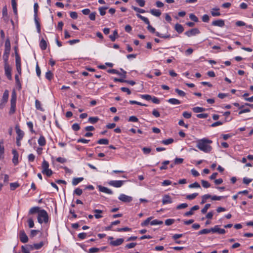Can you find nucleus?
Returning a JSON list of instances; mask_svg holds the SVG:
<instances>
[{"label": "nucleus", "mask_w": 253, "mask_h": 253, "mask_svg": "<svg viewBox=\"0 0 253 253\" xmlns=\"http://www.w3.org/2000/svg\"><path fill=\"white\" fill-rule=\"evenodd\" d=\"M211 197V196L209 194H205L203 195L202 197V201L201 202V204L205 203L207 200L210 198Z\"/></svg>", "instance_id": "45"}, {"label": "nucleus", "mask_w": 253, "mask_h": 253, "mask_svg": "<svg viewBox=\"0 0 253 253\" xmlns=\"http://www.w3.org/2000/svg\"><path fill=\"white\" fill-rule=\"evenodd\" d=\"M9 97V92L7 90H5L3 94L2 98L1 99V101L7 102V100Z\"/></svg>", "instance_id": "26"}, {"label": "nucleus", "mask_w": 253, "mask_h": 253, "mask_svg": "<svg viewBox=\"0 0 253 253\" xmlns=\"http://www.w3.org/2000/svg\"><path fill=\"white\" fill-rule=\"evenodd\" d=\"M9 55V53H3V59L4 61V65L9 64L8 62Z\"/></svg>", "instance_id": "34"}, {"label": "nucleus", "mask_w": 253, "mask_h": 253, "mask_svg": "<svg viewBox=\"0 0 253 253\" xmlns=\"http://www.w3.org/2000/svg\"><path fill=\"white\" fill-rule=\"evenodd\" d=\"M41 210L38 207H34L30 209L29 211V214H34L35 213H38L39 214V212Z\"/></svg>", "instance_id": "21"}, {"label": "nucleus", "mask_w": 253, "mask_h": 253, "mask_svg": "<svg viewBox=\"0 0 253 253\" xmlns=\"http://www.w3.org/2000/svg\"><path fill=\"white\" fill-rule=\"evenodd\" d=\"M219 8H213L211 11V14L213 16H219L220 15V13L218 11Z\"/></svg>", "instance_id": "31"}, {"label": "nucleus", "mask_w": 253, "mask_h": 253, "mask_svg": "<svg viewBox=\"0 0 253 253\" xmlns=\"http://www.w3.org/2000/svg\"><path fill=\"white\" fill-rule=\"evenodd\" d=\"M11 46L10 42L8 39H7L5 42L4 53L10 54Z\"/></svg>", "instance_id": "15"}, {"label": "nucleus", "mask_w": 253, "mask_h": 253, "mask_svg": "<svg viewBox=\"0 0 253 253\" xmlns=\"http://www.w3.org/2000/svg\"><path fill=\"white\" fill-rule=\"evenodd\" d=\"M56 161L61 164H64L67 162V160L62 157H58L56 159Z\"/></svg>", "instance_id": "60"}, {"label": "nucleus", "mask_w": 253, "mask_h": 253, "mask_svg": "<svg viewBox=\"0 0 253 253\" xmlns=\"http://www.w3.org/2000/svg\"><path fill=\"white\" fill-rule=\"evenodd\" d=\"M98 120L99 118L97 117H91L88 118V122L92 124L96 123Z\"/></svg>", "instance_id": "35"}, {"label": "nucleus", "mask_w": 253, "mask_h": 253, "mask_svg": "<svg viewBox=\"0 0 253 253\" xmlns=\"http://www.w3.org/2000/svg\"><path fill=\"white\" fill-rule=\"evenodd\" d=\"M16 95L15 92H13L10 100V104H16Z\"/></svg>", "instance_id": "39"}, {"label": "nucleus", "mask_w": 253, "mask_h": 253, "mask_svg": "<svg viewBox=\"0 0 253 253\" xmlns=\"http://www.w3.org/2000/svg\"><path fill=\"white\" fill-rule=\"evenodd\" d=\"M19 184L18 182H13L10 183V189L14 190L15 189L19 187Z\"/></svg>", "instance_id": "43"}, {"label": "nucleus", "mask_w": 253, "mask_h": 253, "mask_svg": "<svg viewBox=\"0 0 253 253\" xmlns=\"http://www.w3.org/2000/svg\"><path fill=\"white\" fill-rule=\"evenodd\" d=\"M53 74L52 72L50 71H48L45 74V78L49 80H51Z\"/></svg>", "instance_id": "56"}, {"label": "nucleus", "mask_w": 253, "mask_h": 253, "mask_svg": "<svg viewBox=\"0 0 253 253\" xmlns=\"http://www.w3.org/2000/svg\"><path fill=\"white\" fill-rule=\"evenodd\" d=\"M43 174H45L47 176H50L52 174V171L51 169H46L45 171H42Z\"/></svg>", "instance_id": "58"}, {"label": "nucleus", "mask_w": 253, "mask_h": 253, "mask_svg": "<svg viewBox=\"0 0 253 253\" xmlns=\"http://www.w3.org/2000/svg\"><path fill=\"white\" fill-rule=\"evenodd\" d=\"M169 164V161H165L162 163V166L160 167V169L161 170L167 169H168L167 165Z\"/></svg>", "instance_id": "37"}, {"label": "nucleus", "mask_w": 253, "mask_h": 253, "mask_svg": "<svg viewBox=\"0 0 253 253\" xmlns=\"http://www.w3.org/2000/svg\"><path fill=\"white\" fill-rule=\"evenodd\" d=\"M200 33L198 28H193L185 32L184 34L188 37L196 36Z\"/></svg>", "instance_id": "5"}, {"label": "nucleus", "mask_w": 253, "mask_h": 253, "mask_svg": "<svg viewBox=\"0 0 253 253\" xmlns=\"http://www.w3.org/2000/svg\"><path fill=\"white\" fill-rule=\"evenodd\" d=\"M49 165L48 162L45 161V160H43L42 165V171H45L46 169H49Z\"/></svg>", "instance_id": "22"}, {"label": "nucleus", "mask_w": 253, "mask_h": 253, "mask_svg": "<svg viewBox=\"0 0 253 253\" xmlns=\"http://www.w3.org/2000/svg\"><path fill=\"white\" fill-rule=\"evenodd\" d=\"M38 143L40 146H44L46 144V140L45 137L42 135H41L39 138L38 140Z\"/></svg>", "instance_id": "18"}, {"label": "nucleus", "mask_w": 253, "mask_h": 253, "mask_svg": "<svg viewBox=\"0 0 253 253\" xmlns=\"http://www.w3.org/2000/svg\"><path fill=\"white\" fill-rule=\"evenodd\" d=\"M210 232H211V229H204L200 231L199 232V234H206L210 233Z\"/></svg>", "instance_id": "48"}, {"label": "nucleus", "mask_w": 253, "mask_h": 253, "mask_svg": "<svg viewBox=\"0 0 253 253\" xmlns=\"http://www.w3.org/2000/svg\"><path fill=\"white\" fill-rule=\"evenodd\" d=\"M147 25H148L147 26L148 30L152 33L156 34V32H155V29L154 27H153L152 26H151L150 23Z\"/></svg>", "instance_id": "64"}, {"label": "nucleus", "mask_w": 253, "mask_h": 253, "mask_svg": "<svg viewBox=\"0 0 253 253\" xmlns=\"http://www.w3.org/2000/svg\"><path fill=\"white\" fill-rule=\"evenodd\" d=\"M163 222L161 220H158L157 219H155L150 222V224L151 225H160L163 224Z\"/></svg>", "instance_id": "44"}, {"label": "nucleus", "mask_w": 253, "mask_h": 253, "mask_svg": "<svg viewBox=\"0 0 253 253\" xmlns=\"http://www.w3.org/2000/svg\"><path fill=\"white\" fill-rule=\"evenodd\" d=\"M174 222V219H167L165 221V224L166 225L169 226L172 224Z\"/></svg>", "instance_id": "61"}, {"label": "nucleus", "mask_w": 253, "mask_h": 253, "mask_svg": "<svg viewBox=\"0 0 253 253\" xmlns=\"http://www.w3.org/2000/svg\"><path fill=\"white\" fill-rule=\"evenodd\" d=\"M174 28L178 33H181L184 31L183 26L178 23L175 24Z\"/></svg>", "instance_id": "25"}, {"label": "nucleus", "mask_w": 253, "mask_h": 253, "mask_svg": "<svg viewBox=\"0 0 253 253\" xmlns=\"http://www.w3.org/2000/svg\"><path fill=\"white\" fill-rule=\"evenodd\" d=\"M94 212L95 213L94 216L96 219L101 218L102 216L100 213H102V211L100 210H95Z\"/></svg>", "instance_id": "33"}, {"label": "nucleus", "mask_w": 253, "mask_h": 253, "mask_svg": "<svg viewBox=\"0 0 253 253\" xmlns=\"http://www.w3.org/2000/svg\"><path fill=\"white\" fill-rule=\"evenodd\" d=\"M19 239L23 243H26L28 241V238L23 230H20L19 234Z\"/></svg>", "instance_id": "7"}, {"label": "nucleus", "mask_w": 253, "mask_h": 253, "mask_svg": "<svg viewBox=\"0 0 253 253\" xmlns=\"http://www.w3.org/2000/svg\"><path fill=\"white\" fill-rule=\"evenodd\" d=\"M12 153V154L13 155V157L12 158V162L15 166H16L17 165H18V164L19 163V162H18V157H19L18 153L16 150H13Z\"/></svg>", "instance_id": "10"}, {"label": "nucleus", "mask_w": 253, "mask_h": 253, "mask_svg": "<svg viewBox=\"0 0 253 253\" xmlns=\"http://www.w3.org/2000/svg\"><path fill=\"white\" fill-rule=\"evenodd\" d=\"M150 12L151 14L157 17H159L161 14L160 10L157 9H151Z\"/></svg>", "instance_id": "23"}, {"label": "nucleus", "mask_w": 253, "mask_h": 253, "mask_svg": "<svg viewBox=\"0 0 253 253\" xmlns=\"http://www.w3.org/2000/svg\"><path fill=\"white\" fill-rule=\"evenodd\" d=\"M99 144L107 145L109 143V140L106 138L100 139L97 141Z\"/></svg>", "instance_id": "38"}, {"label": "nucleus", "mask_w": 253, "mask_h": 253, "mask_svg": "<svg viewBox=\"0 0 253 253\" xmlns=\"http://www.w3.org/2000/svg\"><path fill=\"white\" fill-rule=\"evenodd\" d=\"M187 207H188L187 204L182 203V204L177 205L176 209L177 210H180V209H185V208H187Z\"/></svg>", "instance_id": "52"}, {"label": "nucleus", "mask_w": 253, "mask_h": 253, "mask_svg": "<svg viewBox=\"0 0 253 253\" xmlns=\"http://www.w3.org/2000/svg\"><path fill=\"white\" fill-rule=\"evenodd\" d=\"M189 18L191 20L195 22H197L198 21V18L193 13H191L189 15Z\"/></svg>", "instance_id": "62"}, {"label": "nucleus", "mask_w": 253, "mask_h": 253, "mask_svg": "<svg viewBox=\"0 0 253 253\" xmlns=\"http://www.w3.org/2000/svg\"><path fill=\"white\" fill-rule=\"evenodd\" d=\"M83 179V177L74 178L72 180V184L73 185H77L80 182H82Z\"/></svg>", "instance_id": "27"}, {"label": "nucleus", "mask_w": 253, "mask_h": 253, "mask_svg": "<svg viewBox=\"0 0 253 253\" xmlns=\"http://www.w3.org/2000/svg\"><path fill=\"white\" fill-rule=\"evenodd\" d=\"M43 174H45L47 176H50L52 174V171L51 169H46L45 171H42Z\"/></svg>", "instance_id": "59"}, {"label": "nucleus", "mask_w": 253, "mask_h": 253, "mask_svg": "<svg viewBox=\"0 0 253 253\" xmlns=\"http://www.w3.org/2000/svg\"><path fill=\"white\" fill-rule=\"evenodd\" d=\"M34 20H35L36 26L37 28V32L38 33L40 34L41 33V26H40V22L38 20V17H37V15H34Z\"/></svg>", "instance_id": "19"}, {"label": "nucleus", "mask_w": 253, "mask_h": 253, "mask_svg": "<svg viewBox=\"0 0 253 253\" xmlns=\"http://www.w3.org/2000/svg\"><path fill=\"white\" fill-rule=\"evenodd\" d=\"M200 185L197 182H195L194 183L191 184L188 186L189 188H200Z\"/></svg>", "instance_id": "54"}, {"label": "nucleus", "mask_w": 253, "mask_h": 253, "mask_svg": "<svg viewBox=\"0 0 253 253\" xmlns=\"http://www.w3.org/2000/svg\"><path fill=\"white\" fill-rule=\"evenodd\" d=\"M43 242H41L39 243H36V244H34L33 245H32V247H33V250H39L41 248H42V246H43Z\"/></svg>", "instance_id": "20"}, {"label": "nucleus", "mask_w": 253, "mask_h": 253, "mask_svg": "<svg viewBox=\"0 0 253 253\" xmlns=\"http://www.w3.org/2000/svg\"><path fill=\"white\" fill-rule=\"evenodd\" d=\"M16 132L17 134L16 139L21 140L24 135V132L21 130L18 127H16Z\"/></svg>", "instance_id": "14"}, {"label": "nucleus", "mask_w": 253, "mask_h": 253, "mask_svg": "<svg viewBox=\"0 0 253 253\" xmlns=\"http://www.w3.org/2000/svg\"><path fill=\"white\" fill-rule=\"evenodd\" d=\"M156 35L157 36H158V37H159L160 38H162L167 39V38H170V35H163L162 34L159 33L158 32H157L156 33Z\"/></svg>", "instance_id": "55"}, {"label": "nucleus", "mask_w": 253, "mask_h": 253, "mask_svg": "<svg viewBox=\"0 0 253 253\" xmlns=\"http://www.w3.org/2000/svg\"><path fill=\"white\" fill-rule=\"evenodd\" d=\"M40 46L42 50H45L47 47L46 41L44 39H42L40 43Z\"/></svg>", "instance_id": "28"}, {"label": "nucleus", "mask_w": 253, "mask_h": 253, "mask_svg": "<svg viewBox=\"0 0 253 253\" xmlns=\"http://www.w3.org/2000/svg\"><path fill=\"white\" fill-rule=\"evenodd\" d=\"M212 143V141L207 138H203L197 141L196 147L201 151L205 153H210L212 148L210 145Z\"/></svg>", "instance_id": "1"}, {"label": "nucleus", "mask_w": 253, "mask_h": 253, "mask_svg": "<svg viewBox=\"0 0 253 253\" xmlns=\"http://www.w3.org/2000/svg\"><path fill=\"white\" fill-rule=\"evenodd\" d=\"M136 16L137 17H138L141 20L143 21L146 24L148 25L150 23L149 20L147 18L142 16L139 14H136Z\"/></svg>", "instance_id": "29"}, {"label": "nucleus", "mask_w": 253, "mask_h": 253, "mask_svg": "<svg viewBox=\"0 0 253 253\" xmlns=\"http://www.w3.org/2000/svg\"><path fill=\"white\" fill-rule=\"evenodd\" d=\"M205 108L200 107H195L192 108V110L195 113H200L205 111Z\"/></svg>", "instance_id": "32"}, {"label": "nucleus", "mask_w": 253, "mask_h": 253, "mask_svg": "<svg viewBox=\"0 0 253 253\" xmlns=\"http://www.w3.org/2000/svg\"><path fill=\"white\" fill-rule=\"evenodd\" d=\"M211 204H207L205 205L204 208H203L201 210V212L202 213L204 214L207 212L208 210L210 208Z\"/></svg>", "instance_id": "49"}, {"label": "nucleus", "mask_w": 253, "mask_h": 253, "mask_svg": "<svg viewBox=\"0 0 253 253\" xmlns=\"http://www.w3.org/2000/svg\"><path fill=\"white\" fill-rule=\"evenodd\" d=\"M108 8L107 7H100L98 8L99 13L101 15L103 16L106 14V10Z\"/></svg>", "instance_id": "40"}, {"label": "nucleus", "mask_w": 253, "mask_h": 253, "mask_svg": "<svg viewBox=\"0 0 253 253\" xmlns=\"http://www.w3.org/2000/svg\"><path fill=\"white\" fill-rule=\"evenodd\" d=\"M4 69L5 76L9 80H11V68L10 65L9 64L4 65Z\"/></svg>", "instance_id": "6"}, {"label": "nucleus", "mask_w": 253, "mask_h": 253, "mask_svg": "<svg viewBox=\"0 0 253 253\" xmlns=\"http://www.w3.org/2000/svg\"><path fill=\"white\" fill-rule=\"evenodd\" d=\"M163 205L171 204L172 203V198L168 194H165L163 196L162 198Z\"/></svg>", "instance_id": "9"}, {"label": "nucleus", "mask_w": 253, "mask_h": 253, "mask_svg": "<svg viewBox=\"0 0 253 253\" xmlns=\"http://www.w3.org/2000/svg\"><path fill=\"white\" fill-rule=\"evenodd\" d=\"M198 195V193H194L191 194L187 195L186 198L187 199L191 200L195 199Z\"/></svg>", "instance_id": "42"}, {"label": "nucleus", "mask_w": 253, "mask_h": 253, "mask_svg": "<svg viewBox=\"0 0 253 253\" xmlns=\"http://www.w3.org/2000/svg\"><path fill=\"white\" fill-rule=\"evenodd\" d=\"M11 4L14 14L15 15H17V4L16 0H11Z\"/></svg>", "instance_id": "30"}, {"label": "nucleus", "mask_w": 253, "mask_h": 253, "mask_svg": "<svg viewBox=\"0 0 253 253\" xmlns=\"http://www.w3.org/2000/svg\"><path fill=\"white\" fill-rule=\"evenodd\" d=\"M175 91L177 93V94L179 96L183 97V96H184L186 94L185 92H184L183 91L180 90L178 88L175 89Z\"/></svg>", "instance_id": "51"}, {"label": "nucleus", "mask_w": 253, "mask_h": 253, "mask_svg": "<svg viewBox=\"0 0 253 253\" xmlns=\"http://www.w3.org/2000/svg\"><path fill=\"white\" fill-rule=\"evenodd\" d=\"M152 219V217H150L147 218L145 220H144L143 222H142L141 223V225L142 226H147L149 223H150L151 220Z\"/></svg>", "instance_id": "41"}, {"label": "nucleus", "mask_w": 253, "mask_h": 253, "mask_svg": "<svg viewBox=\"0 0 253 253\" xmlns=\"http://www.w3.org/2000/svg\"><path fill=\"white\" fill-rule=\"evenodd\" d=\"M118 199L123 202L129 203L132 201V197L127 196L124 194H121L118 197Z\"/></svg>", "instance_id": "3"}, {"label": "nucleus", "mask_w": 253, "mask_h": 253, "mask_svg": "<svg viewBox=\"0 0 253 253\" xmlns=\"http://www.w3.org/2000/svg\"><path fill=\"white\" fill-rule=\"evenodd\" d=\"M3 144V140H1L0 141V159H2L4 158V148Z\"/></svg>", "instance_id": "17"}, {"label": "nucleus", "mask_w": 253, "mask_h": 253, "mask_svg": "<svg viewBox=\"0 0 253 253\" xmlns=\"http://www.w3.org/2000/svg\"><path fill=\"white\" fill-rule=\"evenodd\" d=\"M22 251L23 253H30V251L33 250L31 245H26L21 247Z\"/></svg>", "instance_id": "13"}, {"label": "nucleus", "mask_w": 253, "mask_h": 253, "mask_svg": "<svg viewBox=\"0 0 253 253\" xmlns=\"http://www.w3.org/2000/svg\"><path fill=\"white\" fill-rule=\"evenodd\" d=\"M98 188L99 190L101 192L108 194H113L112 191L111 189H110L106 187L99 185L98 186Z\"/></svg>", "instance_id": "12"}, {"label": "nucleus", "mask_w": 253, "mask_h": 253, "mask_svg": "<svg viewBox=\"0 0 253 253\" xmlns=\"http://www.w3.org/2000/svg\"><path fill=\"white\" fill-rule=\"evenodd\" d=\"M173 141L174 140L172 138H169L168 139L163 140L162 141V143L165 145H169V144H170L173 143Z\"/></svg>", "instance_id": "46"}, {"label": "nucleus", "mask_w": 253, "mask_h": 253, "mask_svg": "<svg viewBox=\"0 0 253 253\" xmlns=\"http://www.w3.org/2000/svg\"><path fill=\"white\" fill-rule=\"evenodd\" d=\"M211 232L213 233H217L219 234H224L226 233L225 229L220 228L218 225H215L213 227L211 228Z\"/></svg>", "instance_id": "8"}, {"label": "nucleus", "mask_w": 253, "mask_h": 253, "mask_svg": "<svg viewBox=\"0 0 253 253\" xmlns=\"http://www.w3.org/2000/svg\"><path fill=\"white\" fill-rule=\"evenodd\" d=\"M124 242V239L122 238H119L115 241H112L110 242V245L113 246H118L121 245Z\"/></svg>", "instance_id": "16"}, {"label": "nucleus", "mask_w": 253, "mask_h": 253, "mask_svg": "<svg viewBox=\"0 0 253 253\" xmlns=\"http://www.w3.org/2000/svg\"><path fill=\"white\" fill-rule=\"evenodd\" d=\"M16 109V104H10V108L9 110V114H13L15 113Z\"/></svg>", "instance_id": "53"}, {"label": "nucleus", "mask_w": 253, "mask_h": 253, "mask_svg": "<svg viewBox=\"0 0 253 253\" xmlns=\"http://www.w3.org/2000/svg\"><path fill=\"white\" fill-rule=\"evenodd\" d=\"M118 36V32L117 30H115L113 32V34L109 36V38L112 42H114Z\"/></svg>", "instance_id": "36"}, {"label": "nucleus", "mask_w": 253, "mask_h": 253, "mask_svg": "<svg viewBox=\"0 0 253 253\" xmlns=\"http://www.w3.org/2000/svg\"><path fill=\"white\" fill-rule=\"evenodd\" d=\"M100 249L97 248H90L88 251L89 253H96L99 252Z\"/></svg>", "instance_id": "57"}, {"label": "nucleus", "mask_w": 253, "mask_h": 253, "mask_svg": "<svg viewBox=\"0 0 253 253\" xmlns=\"http://www.w3.org/2000/svg\"><path fill=\"white\" fill-rule=\"evenodd\" d=\"M124 182L125 181L123 180H111L108 182V184L116 188H120Z\"/></svg>", "instance_id": "4"}, {"label": "nucleus", "mask_w": 253, "mask_h": 253, "mask_svg": "<svg viewBox=\"0 0 253 253\" xmlns=\"http://www.w3.org/2000/svg\"><path fill=\"white\" fill-rule=\"evenodd\" d=\"M168 102L172 105H179L181 103V102L176 98H170Z\"/></svg>", "instance_id": "24"}, {"label": "nucleus", "mask_w": 253, "mask_h": 253, "mask_svg": "<svg viewBox=\"0 0 253 253\" xmlns=\"http://www.w3.org/2000/svg\"><path fill=\"white\" fill-rule=\"evenodd\" d=\"M38 221L39 223H47L48 222V215L44 210H42L38 215Z\"/></svg>", "instance_id": "2"}, {"label": "nucleus", "mask_w": 253, "mask_h": 253, "mask_svg": "<svg viewBox=\"0 0 253 253\" xmlns=\"http://www.w3.org/2000/svg\"><path fill=\"white\" fill-rule=\"evenodd\" d=\"M131 8L134 10H135V11L138 12L139 13H143L145 12V10H144L143 9L139 8H138L137 7H135L134 6H132Z\"/></svg>", "instance_id": "50"}, {"label": "nucleus", "mask_w": 253, "mask_h": 253, "mask_svg": "<svg viewBox=\"0 0 253 253\" xmlns=\"http://www.w3.org/2000/svg\"><path fill=\"white\" fill-rule=\"evenodd\" d=\"M212 25L214 26H218L219 27H223L225 25L224 21L222 19H218L213 21L211 23Z\"/></svg>", "instance_id": "11"}, {"label": "nucleus", "mask_w": 253, "mask_h": 253, "mask_svg": "<svg viewBox=\"0 0 253 253\" xmlns=\"http://www.w3.org/2000/svg\"><path fill=\"white\" fill-rule=\"evenodd\" d=\"M201 183L203 187L204 188H208L211 186L210 183L207 181L202 180H201Z\"/></svg>", "instance_id": "47"}, {"label": "nucleus", "mask_w": 253, "mask_h": 253, "mask_svg": "<svg viewBox=\"0 0 253 253\" xmlns=\"http://www.w3.org/2000/svg\"><path fill=\"white\" fill-rule=\"evenodd\" d=\"M142 151L144 154L147 155L151 152V149L148 147H143L142 148Z\"/></svg>", "instance_id": "63"}]
</instances>
